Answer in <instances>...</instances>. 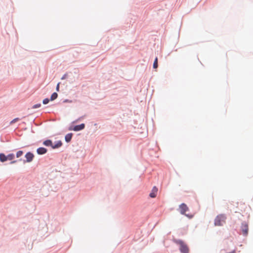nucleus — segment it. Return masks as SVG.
Returning a JSON list of instances; mask_svg holds the SVG:
<instances>
[{
    "label": "nucleus",
    "instance_id": "obj_12",
    "mask_svg": "<svg viewBox=\"0 0 253 253\" xmlns=\"http://www.w3.org/2000/svg\"><path fill=\"white\" fill-rule=\"evenodd\" d=\"M43 144L46 146H52V142L50 140H46L43 142Z\"/></svg>",
    "mask_w": 253,
    "mask_h": 253
},
{
    "label": "nucleus",
    "instance_id": "obj_23",
    "mask_svg": "<svg viewBox=\"0 0 253 253\" xmlns=\"http://www.w3.org/2000/svg\"><path fill=\"white\" fill-rule=\"evenodd\" d=\"M65 79V77L64 76L62 78V79Z\"/></svg>",
    "mask_w": 253,
    "mask_h": 253
},
{
    "label": "nucleus",
    "instance_id": "obj_14",
    "mask_svg": "<svg viewBox=\"0 0 253 253\" xmlns=\"http://www.w3.org/2000/svg\"><path fill=\"white\" fill-rule=\"evenodd\" d=\"M14 157L13 154H9L7 156V160H12L14 158Z\"/></svg>",
    "mask_w": 253,
    "mask_h": 253
},
{
    "label": "nucleus",
    "instance_id": "obj_7",
    "mask_svg": "<svg viewBox=\"0 0 253 253\" xmlns=\"http://www.w3.org/2000/svg\"><path fill=\"white\" fill-rule=\"evenodd\" d=\"M85 127V125L84 124H82L80 125H77L74 126L73 130L76 131H79L83 129Z\"/></svg>",
    "mask_w": 253,
    "mask_h": 253
},
{
    "label": "nucleus",
    "instance_id": "obj_17",
    "mask_svg": "<svg viewBox=\"0 0 253 253\" xmlns=\"http://www.w3.org/2000/svg\"><path fill=\"white\" fill-rule=\"evenodd\" d=\"M49 101V100L48 99V98H45L43 100V103L44 104H47Z\"/></svg>",
    "mask_w": 253,
    "mask_h": 253
},
{
    "label": "nucleus",
    "instance_id": "obj_4",
    "mask_svg": "<svg viewBox=\"0 0 253 253\" xmlns=\"http://www.w3.org/2000/svg\"><path fill=\"white\" fill-rule=\"evenodd\" d=\"M242 233L246 236L248 233V225L246 223H243L241 226Z\"/></svg>",
    "mask_w": 253,
    "mask_h": 253
},
{
    "label": "nucleus",
    "instance_id": "obj_19",
    "mask_svg": "<svg viewBox=\"0 0 253 253\" xmlns=\"http://www.w3.org/2000/svg\"><path fill=\"white\" fill-rule=\"evenodd\" d=\"M19 120V118H15V119H13L12 121H11V122H10V124L15 123V122L18 121Z\"/></svg>",
    "mask_w": 253,
    "mask_h": 253
},
{
    "label": "nucleus",
    "instance_id": "obj_2",
    "mask_svg": "<svg viewBox=\"0 0 253 253\" xmlns=\"http://www.w3.org/2000/svg\"><path fill=\"white\" fill-rule=\"evenodd\" d=\"M174 242L179 245L181 253H189V249L187 244L181 240H176Z\"/></svg>",
    "mask_w": 253,
    "mask_h": 253
},
{
    "label": "nucleus",
    "instance_id": "obj_16",
    "mask_svg": "<svg viewBox=\"0 0 253 253\" xmlns=\"http://www.w3.org/2000/svg\"><path fill=\"white\" fill-rule=\"evenodd\" d=\"M23 154V152L22 151H19L16 153L17 158L20 157Z\"/></svg>",
    "mask_w": 253,
    "mask_h": 253
},
{
    "label": "nucleus",
    "instance_id": "obj_3",
    "mask_svg": "<svg viewBox=\"0 0 253 253\" xmlns=\"http://www.w3.org/2000/svg\"><path fill=\"white\" fill-rule=\"evenodd\" d=\"M179 209L182 214H184L190 218L193 217L192 214H186V212L189 211V208L185 204H181L179 207Z\"/></svg>",
    "mask_w": 253,
    "mask_h": 253
},
{
    "label": "nucleus",
    "instance_id": "obj_21",
    "mask_svg": "<svg viewBox=\"0 0 253 253\" xmlns=\"http://www.w3.org/2000/svg\"><path fill=\"white\" fill-rule=\"evenodd\" d=\"M236 253V251L234 250V251H232V252H230L229 253Z\"/></svg>",
    "mask_w": 253,
    "mask_h": 253
},
{
    "label": "nucleus",
    "instance_id": "obj_8",
    "mask_svg": "<svg viewBox=\"0 0 253 253\" xmlns=\"http://www.w3.org/2000/svg\"><path fill=\"white\" fill-rule=\"evenodd\" d=\"M37 151L38 154L42 155L45 154L47 152V150L43 147H40L37 149Z\"/></svg>",
    "mask_w": 253,
    "mask_h": 253
},
{
    "label": "nucleus",
    "instance_id": "obj_6",
    "mask_svg": "<svg viewBox=\"0 0 253 253\" xmlns=\"http://www.w3.org/2000/svg\"><path fill=\"white\" fill-rule=\"evenodd\" d=\"M157 192L158 188L156 186L153 187L151 192L149 194V196L152 198H155L157 196Z\"/></svg>",
    "mask_w": 253,
    "mask_h": 253
},
{
    "label": "nucleus",
    "instance_id": "obj_13",
    "mask_svg": "<svg viewBox=\"0 0 253 253\" xmlns=\"http://www.w3.org/2000/svg\"><path fill=\"white\" fill-rule=\"evenodd\" d=\"M58 96V94L56 92H54L52 94L50 97V100H55Z\"/></svg>",
    "mask_w": 253,
    "mask_h": 253
},
{
    "label": "nucleus",
    "instance_id": "obj_18",
    "mask_svg": "<svg viewBox=\"0 0 253 253\" xmlns=\"http://www.w3.org/2000/svg\"><path fill=\"white\" fill-rule=\"evenodd\" d=\"M41 104H36V105H34L33 107V108H39L40 107H41Z\"/></svg>",
    "mask_w": 253,
    "mask_h": 253
},
{
    "label": "nucleus",
    "instance_id": "obj_10",
    "mask_svg": "<svg viewBox=\"0 0 253 253\" xmlns=\"http://www.w3.org/2000/svg\"><path fill=\"white\" fill-rule=\"evenodd\" d=\"M72 133H68L66 135L65 137V140L67 142H69L71 141L72 137Z\"/></svg>",
    "mask_w": 253,
    "mask_h": 253
},
{
    "label": "nucleus",
    "instance_id": "obj_15",
    "mask_svg": "<svg viewBox=\"0 0 253 253\" xmlns=\"http://www.w3.org/2000/svg\"><path fill=\"white\" fill-rule=\"evenodd\" d=\"M158 67V58L156 57L154 60V63H153V68L155 69L157 68Z\"/></svg>",
    "mask_w": 253,
    "mask_h": 253
},
{
    "label": "nucleus",
    "instance_id": "obj_1",
    "mask_svg": "<svg viewBox=\"0 0 253 253\" xmlns=\"http://www.w3.org/2000/svg\"><path fill=\"white\" fill-rule=\"evenodd\" d=\"M226 216L224 214H220L217 215L214 221L215 226H223L226 222Z\"/></svg>",
    "mask_w": 253,
    "mask_h": 253
},
{
    "label": "nucleus",
    "instance_id": "obj_11",
    "mask_svg": "<svg viewBox=\"0 0 253 253\" xmlns=\"http://www.w3.org/2000/svg\"><path fill=\"white\" fill-rule=\"evenodd\" d=\"M0 161L1 162H4L7 161V156H5L3 153L0 154Z\"/></svg>",
    "mask_w": 253,
    "mask_h": 253
},
{
    "label": "nucleus",
    "instance_id": "obj_22",
    "mask_svg": "<svg viewBox=\"0 0 253 253\" xmlns=\"http://www.w3.org/2000/svg\"><path fill=\"white\" fill-rule=\"evenodd\" d=\"M15 163H16V161H13L11 162L10 164H14Z\"/></svg>",
    "mask_w": 253,
    "mask_h": 253
},
{
    "label": "nucleus",
    "instance_id": "obj_20",
    "mask_svg": "<svg viewBox=\"0 0 253 253\" xmlns=\"http://www.w3.org/2000/svg\"><path fill=\"white\" fill-rule=\"evenodd\" d=\"M59 84H58L57 85V86H56V89L57 90H58L59 89Z\"/></svg>",
    "mask_w": 253,
    "mask_h": 253
},
{
    "label": "nucleus",
    "instance_id": "obj_5",
    "mask_svg": "<svg viewBox=\"0 0 253 253\" xmlns=\"http://www.w3.org/2000/svg\"><path fill=\"white\" fill-rule=\"evenodd\" d=\"M34 155L31 152H28L25 155V158L26 159V162L29 163L33 161Z\"/></svg>",
    "mask_w": 253,
    "mask_h": 253
},
{
    "label": "nucleus",
    "instance_id": "obj_9",
    "mask_svg": "<svg viewBox=\"0 0 253 253\" xmlns=\"http://www.w3.org/2000/svg\"><path fill=\"white\" fill-rule=\"evenodd\" d=\"M62 143L61 141H58L54 144H53L52 143V148L53 149H56V148H59L60 147H61L62 146Z\"/></svg>",
    "mask_w": 253,
    "mask_h": 253
}]
</instances>
